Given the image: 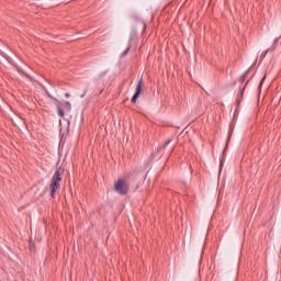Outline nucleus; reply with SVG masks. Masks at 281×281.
<instances>
[{"mask_svg": "<svg viewBox=\"0 0 281 281\" xmlns=\"http://www.w3.org/2000/svg\"><path fill=\"white\" fill-rule=\"evenodd\" d=\"M277 47H278V38H276L273 41V44L271 45V47L266 50L265 56H266V54H271V52H276Z\"/></svg>", "mask_w": 281, "mask_h": 281, "instance_id": "obj_5", "label": "nucleus"}, {"mask_svg": "<svg viewBox=\"0 0 281 281\" xmlns=\"http://www.w3.org/2000/svg\"><path fill=\"white\" fill-rule=\"evenodd\" d=\"M245 78H246L245 75H243V76L240 77L241 82L245 80Z\"/></svg>", "mask_w": 281, "mask_h": 281, "instance_id": "obj_10", "label": "nucleus"}, {"mask_svg": "<svg viewBox=\"0 0 281 281\" xmlns=\"http://www.w3.org/2000/svg\"><path fill=\"white\" fill-rule=\"evenodd\" d=\"M128 52H131V48H126V50L123 52L121 56H122V57L126 56V55L128 54Z\"/></svg>", "mask_w": 281, "mask_h": 281, "instance_id": "obj_8", "label": "nucleus"}, {"mask_svg": "<svg viewBox=\"0 0 281 281\" xmlns=\"http://www.w3.org/2000/svg\"><path fill=\"white\" fill-rule=\"evenodd\" d=\"M247 85H249V81H247L245 86L240 89L239 95L237 97V104H240L243 102V98L245 97V89H247Z\"/></svg>", "mask_w": 281, "mask_h": 281, "instance_id": "obj_4", "label": "nucleus"}, {"mask_svg": "<svg viewBox=\"0 0 281 281\" xmlns=\"http://www.w3.org/2000/svg\"><path fill=\"white\" fill-rule=\"evenodd\" d=\"M114 190L115 192H117V194H128V184H126V180L124 179H119L115 183H114Z\"/></svg>", "mask_w": 281, "mask_h": 281, "instance_id": "obj_2", "label": "nucleus"}, {"mask_svg": "<svg viewBox=\"0 0 281 281\" xmlns=\"http://www.w3.org/2000/svg\"><path fill=\"white\" fill-rule=\"evenodd\" d=\"M139 93H142V79L138 80L137 87H136V92L132 98L133 104L137 102V98H139Z\"/></svg>", "mask_w": 281, "mask_h": 281, "instance_id": "obj_3", "label": "nucleus"}, {"mask_svg": "<svg viewBox=\"0 0 281 281\" xmlns=\"http://www.w3.org/2000/svg\"><path fill=\"white\" fill-rule=\"evenodd\" d=\"M57 113L59 117H65V111H63V108H60V105H57Z\"/></svg>", "mask_w": 281, "mask_h": 281, "instance_id": "obj_7", "label": "nucleus"}, {"mask_svg": "<svg viewBox=\"0 0 281 281\" xmlns=\"http://www.w3.org/2000/svg\"><path fill=\"white\" fill-rule=\"evenodd\" d=\"M64 175H65V169L57 168L55 170V173L50 180V186H49L52 199H54V196H56V192H58V190H60V183H63Z\"/></svg>", "mask_w": 281, "mask_h": 281, "instance_id": "obj_1", "label": "nucleus"}, {"mask_svg": "<svg viewBox=\"0 0 281 281\" xmlns=\"http://www.w3.org/2000/svg\"><path fill=\"white\" fill-rule=\"evenodd\" d=\"M144 30H146V24H144Z\"/></svg>", "mask_w": 281, "mask_h": 281, "instance_id": "obj_11", "label": "nucleus"}, {"mask_svg": "<svg viewBox=\"0 0 281 281\" xmlns=\"http://www.w3.org/2000/svg\"><path fill=\"white\" fill-rule=\"evenodd\" d=\"M60 106H63V109H65V111H71V103L69 101L60 102Z\"/></svg>", "mask_w": 281, "mask_h": 281, "instance_id": "obj_6", "label": "nucleus"}, {"mask_svg": "<svg viewBox=\"0 0 281 281\" xmlns=\"http://www.w3.org/2000/svg\"><path fill=\"white\" fill-rule=\"evenodd\" d=\"M65 98H71V94H69V92H66Z\"/></svg>", "mask_w": 281, "mask_h": 281, "instance_id": "obj_9", "label": "nucleus"}]
</instances>
